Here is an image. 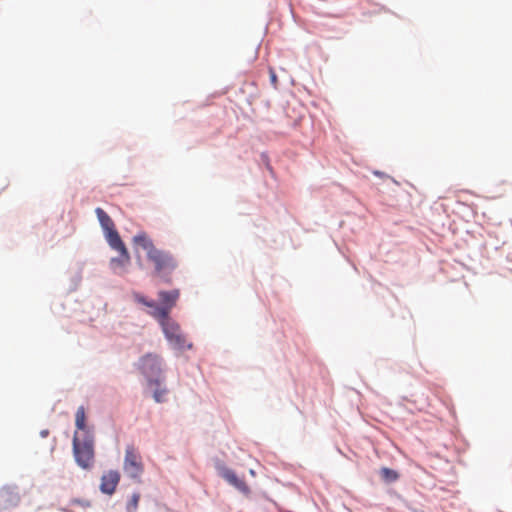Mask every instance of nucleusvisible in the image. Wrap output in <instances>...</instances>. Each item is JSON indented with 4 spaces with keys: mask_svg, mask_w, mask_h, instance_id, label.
Instances as JSON below:
<instances>
[{
    "mask_svg": "<svg viewBox=\"0 0 512 512\" xmlns=\"http://www.w3.org/2000/svg\"><path fill=\"white\" fill-rule=\"evenodd\" d=\"M95 213L102 229L104 230L108 244L121 240V237L116 230L115 224L111 217L100 207L95 209Z\"/></svg>",
    "mask_w": 512,
    "mask_h": 512,
    "instance_id": "0eeeda50",
    "label": "nucleus"
},
{
    "mask_svg": "<svg viewBox=\"0 0 512 512\" xmlns=\"http://www.w3.org/2000/svg\"><path fill=\"white\" fill-rule=\"evenodd\" d=\"M137 366L149 385H159V376L163 371V360L159 355L147 353L139 359Z\"/></svg>",
    "mask_w": 512,
    "mask_h": 512,
    "instance_id": "7ed1b4c3",
    "label": "nucleus"
},
{
    "mask_svg": "<svg viewBox=\"0 0 512 512\" xmlns=\"http://www.w3.org/2000/svg\"><path fill=\"white\" fill-rule=\"evenodd\" d=\"M179 290L160 291L158 293L160 305L157 304L156 312H149L157 320L169 319L171 309L176 305L179 298Z\"/></svg>",
    "mask_w": 512,
    "mask_h": 512,
    "instance_id": "423d86ee",
    "label": "nucleus"
},
{
    "mask_svg": "<svg viewBox=\"0 0 512 512\" xmlns=\"http://www.w3.org/2000/svg\"><path fill=\"white\" fill-rule=\"evenodd\" d=\"M20 501L19 494L11 488L0 490V508L7 509L16 506Z\"/></svg>",
    "mask_w": 512,
    "mask_h": 512,
    "instance_id": "9b49d317",
    "label": "nucleus"
},
{
    "mask_svg": "<svg viewBox=\"0 0 512 512\" xmlns=\"http://www.w3.org/2000/svg\"><path fill=\"white\" fill-rule=\"evenodd\" d=\"M109 245L111 246V248L120 253L119 257L111 259L110 266L114 272H122L125 269V267L130 263L129 252L122 240L113 242Z\"/></svg>",
    "mask_w": 512,
    "mask_h": 512,
    "instance_id": "6e6552de",
    "label": "nucleus"
},
{
    "mask_svg": "<svg viewBox=\"0 0 512 512\" xmlns=\"http://www.w3.org/2000/svg\"><path fill=\"white\" fill-rule=\"evenodd\" d=\"M73 454L76 463L83 469H90L94 464V437L86 432L80 438L76 431L73 436Z\"/></svg>",
    "mask_w": 512,
    "mask_h": 512,
    "instance_id": "f03ea898",
    "label": "nucleus"
},
{
    "mask_svg": "<svg viewBox=\"0 0 512 512\" xmlns=\"http://www.w3.org/2000/svg\"><path fill=\"white\" fill-rule=\"evenodd\" d=\"M47 434H48V431H47V430H45V431H42V432H41V435H42L43 437L47 436Z\"/></svg>",
    "mask_w": 512,
    "mask_h": 512,
    "instance_id": "a211bd4d",
    "label": "nucleus"
},
{
    "mask_svg": "<svg viewBox=\"0 0 512 512\" xmlns=\"http://www.w3.org/2000/svg\"><path fill=\"white\" fill-rule=\"evenodd\" d=\"M120 481V473L110 470L101 477L100 490L102 493L112 495Z\"/></svg>",
    "mask_w": 512,
    "mask_h": 512,
    "instance_id": "9d476101",
    "label": "nucleus"
},
{
    "mask_svg": "<svg viewBox=\"0 0 512 512\" xmlns=\"http://www.w3.org/2000/svg\"><path fill=\"white\" fill-rule=\"evenodd\" d=\"M161 383L159 382V385H155L156 389L153 393V398L157 403H162L166 400V395L168 390L165 387H160Z\"/></svg>",
    "mask_w": 512,
    "mask_h": 512,
    "instance_id": "4468645a",
    "label": "nucleus"
},
{
    "mask_svg": "<svg viewBox=\"0 0 512 512\" xmlns=\"http://www.w3.org/2000/svg\"><path fill=\"white\" fill-rule=\"evenodd\" d=\"M134 300L140 304H143L149 308H151L150 312H156L157 304L156 302L152 300H147L144 296L141 294L135 293L134 294Z\"/></svg>",
    "mask_w": 512,
    "mask_h": 512,
    "instance_id": "2eb2a0df",
    "label": "nucleus"
},
{
    "mask_svg": "<svg viewBox=\"0 0 512 512\" xmlns=\"http://www.w3.org/2000/svg\"><path fill=\"white\" fill-rule=\"evenodd\" d=\"M269 74H270V80H271L272 85L274 87H276L277 83H278V78H277L275 71L272 68H270Z\"/></svg>",
    "mask_w": 512,
    "mask_h": 512,
    "instance_id": "f3484780",
    "label": "nucleus"
},
{
    "mask_svg": "<svg viewBox=\"0 0 512 512\" xmlns=\"http://www.w3.org/2000/svg\"><path fill=\"white\" fill-rule=\"evenodd\" d=\"M123 470L133 479H139L144 472L141 455L133 445H128L125 449Z\"/></svg>",
    "mask_w": 512,
    "mask_h": 512,
    "instance_id": "39448f33",
    "label": "nucleus"
},
{
    "mask_svg": "<svg viewBox=\"0 0 512 512\" xmlns=\"http://www.w3.org/2000/svg\"><path fill=\"white\" fill-rule=\"evenodd\" d=\"M158 321L163 329L166 339L174 349L184 350L192 348V344L189 343L186 337L182 334L179 325L171 318Z\"/></svg>",
    "mask_w": 512,
    "mask_h": 512,
    "instance_id": "20e7f679",
    "label": "nucleus"
},
{
    "mask_svg": "<svg viewBox=\"0 0 512 512\" xmlns=\"http://www.w3.org/2000/svg\"><path fill=\"white\" fill-rule=\"evenodd\" d=\"M380 475L382 479L386 482H394L399 478V474L390 468L383 467L380 470Z\"/></svg>",
    "mask_w": 512,
    "mask_h": 512,
    "instance_id": "ddd939ff",
    "label": "nucleus"
},
{
    "mask_svg": "<svg viewBox=\"0 0 512 512\" xmlns=\"http://www.w3.org/2000/svg\"><path fill=\"white\" fill-rule=\"evenodd\" d=\"M220 475L230 485L235 487L242 494H244L246 496H248L250 494V488L248 487L246 482L243 479L239 478L233 470L226 468V467H222L220 469Z\"/></svg>",
    "mask_w": 512,
    "mask_h": 512,
    "instance_id": "1a4fd4ad",
    "label": "nucleus"
},
{
    "mask_svg": "<svg viewBox=\"0 0 512 512\" xmlns=\"http://www.w3.org/2000/svg\"><path fill=\"white\" fill-rule=\"evenodd\" d=\"M132 242L134 246L146 251L147 258L154 264L155 275L169 282L168 275L176 268L177 264L172 255L155 247L152 239L146 232L136 234Z\"/></svg>",
    "mask_w": 512,
    "mask_h": 512,
    "instance_id": "f257e3e1",
    "label": "nucleus"
},
{
    "mask_svg": "<svg viewBox=\"0 0 512 512\" xmlns=\"http://www.w3.org/2000/svg\"><path fill=\"white\" fill-rule=\"evenodd\" d=\"M375 175L381 176L382 174L380 172H375Z\"/></svg>",
    "mask_w": 512,
    "mask_h": 512,
    "instance_id": "6ab92c4d",
    "label": "nucleus"
},
{
    "mask_svg": "<svg viewBox=\"0 0 512 512\" xmlns=\"http://www.w3.org/2000/svg\"><path fill=\"white\" fill-rule=\"evenodd\" d=\"M140 501V494L139 493H133L130 500L127 503V512H136L138 509V504Z\"/></svg>",
    "mask_w": 512,
    "mask_h": 512,
    "instance_id": "dca6fc26",
    "label": "nucleus"
},
{
    "mask_svg": "<svg viewBox=\"0 0 512 512\" xmlns=\"http://www.w3.org/2000/svg\"><path fill=\"white\" fill-rule=\"evenodd\" d=\"M75 425L78 430L82 432V436L86 434V432H91L88 427L86 426V414H85V408L83 406H80L75 414Z\"/></svg>",
    "mask_w": 512,
    "mask_h": 512,
    "instance_id": "f8f14e48",
    "label": "nucleus"
}]
</instances>
